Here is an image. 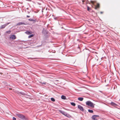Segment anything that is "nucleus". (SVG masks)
I'll use <instances>...</instances> for the list:
<instances>
[{
  "instance_id": "1",
  "label": "nucleus",
  "mask_w": 120,
  "mask_h": 120,
  "mask_svg": "<svg viewBox=\"0 0 120 120\" xmlns=\"http://www.w3.org/2000/svg\"><path fill=\"white\" fill-rule=\"evenodd\" d=\"M86 103L87 105L90 107L93 108H94V104L90 101H87L86 102Z\"/></svg>"
},
{
  "instance_id": "2",
  "label": "nucleus",
  "mask_w": 120,
  "mask_h": 120,
  "mask_svg": "<svg viewBox=\"0 0 120 120\" xmlns=\"http://www.w3.org/2000/svg\"><path fill=\"white\" fill-rule=\"evenodd\" d=\"M59 111L60 112L62 113L63 115H64L68 117H71L70 115L69 114L63 111L60 110H59Z\"/></svg>"
},
{
  "instance_id": "3",
  "label": "nucleus",
  "mask_w": 120,
  "mask_h": 120,
  "mask_svg": "<svg viewBox=\"0 0 120 120\" xmlns=\"http://www.w3.org/2000/svg\"><path fill=\"white\" fill-rule=\"evenodd\" d=\"M16 115L19 118L21 119H24L25 118V116L22 114H17Z\"/></svg>"
},
{
  "instance_id": "4",
  "label": "nucleus",
  "mask_w": 120,
  "mask_h": 120,
  "mask_svg": "<svg viewBox=\"0 0 120 120\" xmlns=\"http://www.w3.org/2000/svg\"><path fill=\"white\" fill-rule=\"evenodd\" d=\"M10 23H7L4 24V25L1 26L0 27V29H2L4 28L5 27L8 25Z\"/></svg>"
},
{
  "instance_id": "5",
  "label": "nucleus",
  "mask_w": 120,
  "mask_h": 120,
  "mask_svg": "<svg viewBox=\"0 0 120 120\" xmlns=\"http://www.w3.org/2000/svg\"><path fill=\"white\" fill-rule=\"evenodd\" d=\"M78 108L81 111H84V109L83 107L80 105H78Z\"/></svg>"
},
{
  "instance_id": "6",
  "label": "nucleus",
  "mask_w": 120,
  "mask_h": 120,
  "mask_svg": "<svg viewBox=\"0 0 120 120\" xmlns=\"http://www.w3.org/2000/svg\"><path fill=\"white\" fill-rule=\"evenodd\" d=\"M10 38L11 39H12L14 40L16 39V37L15 35H11L10 36Z\"/></svg>"
},
{
  "instance_id": "7",
  "label": "nucleus",
  "mask_w": 120,
  "mask_h": 120,
  "mask_svg": "<svg viewBox=\"0 0 120 120\" xmlns=\"http://www.w3.org/2000/svg\"><path fill=\"white\" fill-rule=\"evenodd\" d=\"M100 8V4L99 3H97L96 5L95 6V9H97Z\"/></svg>"
},
{
  "instance_id": "8",
  "label": "nucleus",
  "mask_w": 120,
  "mask_h": 120,
  "mask_svg": "<svg viewBox=\"0 0 120 120\" xmlns=\"http://www.w3.org/2000/svg\"><path fill=\"white\" fill-rule=\"evenodd\" d=\"M97 117L96 115H94L92 117V119L93 120H98L96 118Z\"/></svg>"
},
{
  "instance_id": "9",
  "label": "nucleus",
  "mask_w": 120,
  "mask_h": 120,
  "mask_svg": "<svg viewBox=\"0 0 120 120\" xmlns=\"http://www.w3.org/2000/svg\"><path fill=\"white\" fill-rule=\"evenodd\" d=\"M25 23L23 22H20L17 23L16 25H25Z\"/></svg>"
},
{
  "instance_id": "10",
  "label": "nucleus",
  "mask_w": 120,
  "mask_h": 120,
  "mask_svg": "<svg viewBox=\"0 0 120 120\" xmlns=\"http://www.w3.org/2000/svg\"><path fill=\"white\" fill-rule=\"evenodd\" d=\"M25 33L28 35H30L32 34V32L31 31H27Z\"/></svg>"
},
{
  "instance_id": "11",
  "label": "nucleus",
  "mask_w": 120,
  "mask_h": 120,
  "mask_svg": "<svg viewBox=\"0 0 120 120\" xmlns=\"http://www.w3.org/2000/svg\"><path fill=\"white\" fill-rule=\"evenodd\" d=\"M111 104L112 106H113L114 107H116L117 106V105L115 103L112 102L111 103Z\"/></svg>"
},
{
  "instance_id": "12",
  "label": "nucleus",
  "mask_w": 120,
  "mask_h": 120,
  "mask_svg": "<svg viewBox=\"0 0 120 120\" xmlns=\"http://www.w3.org/2000/svg\"><path fill=\"white\" fill-rule=\"evenodd\" d=\"M28 20L29 21H34V22H35L37 21V20L36 19H28Z\"/></svg>"
},
{
  "instance_id": "13",
  "label": "nucleus",
  "mask_w": 120,
  "mask_h": 120,
  "mask_svg": "<svg viewBox=\"0 0 120 120\" xmlns=\"http://www.w3.org/2000/svg\"><path fill=\"white\" fill-rule=\"evenodd\" d=\"M78 100H79L80 101H82L83 100V98H82L79 97V98H78Z\"/></svg>"
},
{
  "instance_id": "14",
  "label": "nucleus",
  "mask_w": 120,
  "mask_h": 120,
  "mask_svg": "<svg viewBox=\"0 0 120 120\" xmlns=\"http://www.w3.org/2000/svg\"><path fill=\"white\" fill-rule=\"evenodd\" d=\"M61 98L62 99H66V98L65 96L64 95H62L61 96Z\"/></svg>"
},
{
  "instance_id": "15",
  "label": "nucleus",
  "mask_w": 120,
  "mask_h": 120,
  "mask_svg": "<svg viewBox=\"0 0 120 120\" xmlns=\"http://www.w3.org/2000/svg\"><path fill=\"white\" fill-rule=\"evenodd\" d=\"M34 34H31L30 35H29L28 37V38H30L33 37L34 36Z\"/></svg>"
},
{
  "instance_id": "16",
  "label": "nucleus",
  "mask_w": 120,
  "mask_h": 120,
  "mask_svg": "<svg viewBox=\"0 0 120 120\" xmlns=\"http://www.w3.org/2000/svg\"><path fill=\"white\" fill-rule=\"evenodd\" d=\"M71 104L72 106H75V104L73 102H71Z\"/></svg>"
},
{
  "instance_id": "17",
  "label": "nucleus",
  "mask_w": 120,
  "mask_h": 120,
  "mask_svg": "<svg viewBox=\"0 0 120 120\" xmlns=\"http://www.w3.org/2000/svg\"><path fill=\"white\" fill-rule=\"evenodd\" d=\"M88 111L89 112L91 113H92L93 112V111L92 110L90 109H89L88 110Z\"/></svg>"
},
{
  "instance_id": "18",
  "label": "nucleus",
  "mask_w": 120,
  "mask_h": 120,
  "mask_svg": "<svg viewBox=\"0 0 120 120\" xmlns=\"http://www.w3.org/2000/svg\"><path fill=\"white\" fill-rule=\"evenodd\" d=\"M95 2V1H91V2L92 3L93 5H94V3Z\"/></svg>"
},
{
  "instance_id": "19",
  "label": "nucleus",
  "mask_w": 120,
  "mask_h": 120,
  "mask_svg": "<svg viewBox=\"0 0 120 120\" xmlns=\"http://www.w3.org/2000/svg\"><path fill=\"white\" fill-rule=\"evenodd\" d=\"M51 100L53 101H55V99L53 98H51Z\"/></svg>"
},
{
  "instance_id": "20",
  "label": "nucleus",
  "mask_w": 120,
  "mask_h": 120,
  "mask_svg": "<svg viewBox=\"0 0 120 120\" xmlns=\"http://www.w3.org/2000/svg\"><path fill=\"white\" fill-rule=\"evenodd\" d=\"M87 10L88 11H90V8L88 6H87Z\"/></svg>"
},
{
  "instance_id": "21",
  "label": "nucleus",
  "mask_w": 120,
  "mask_h": 120,
  "mask_svg": "<svg viewBox=\"0 0 120 120\" xmlns=\"http://www.w3.org/2000/svg\"><path fill=\"white\" fill-rule=\"evenodd\" d=\"M11 31L10 30L6 32V33H7L10 34L11 33Z\"/></svg>"
},
{
  "instance_id": "22",
  "label": "nucleus",
  "mask_w": 120,
  "mask_h": 120,
  "mask_svg": "<svg viewBox=\"0 0 120 120\" xmlns=\"http://www.w3.org/2000/svg\"><path fill=\"white\" fill-rule=\"evenodd\" d=\"M40 83H41L42 84H44L45 85L46 84V83L45 82H40Z\"/></svg>"
},
{
  "instance_id": "23",
  "label": "nucleus",
  "mask_w": 120,
  "mask_h": 120,
  "mask_svg": "<svg viewBox=\"0 0 120 120\" xmlns=\"http://www.w3.org/2000/svg\"><path fill=\"white\" fill-rule=\"evenodd\" d=\"M13 120H16V118L14 117H13Z\"/></svg>"
},
{
  "instance_id": "24",
  "label": "nucleus",
  "mask_w": 120,
  "mask_h": 120,
  "mask_svg": "<svg viewBox=\"0 0 120 120\" xmlns=\"http://www.w3.org/2000/svg\"><path fill=\"white\" fill-rule=\"evenodd\" d=\"M26 16L28 18H29L30 17V16L28 15H27Z\"/></svg>"
},
{
  "instance_id": "25",
  "label": "nucleus",
  "mask_w": 120,
  "mask_h": 120,
  "mask_svg": "<svg viewBox=\"0 0 120 120\" xmlns=\"http://www.w3.org/2000/svg\"><path fill=\"white\" fill-rule=\"evenodd\" d=\"M85 2V1L84 0H83L82 1V2L83 3H84V2Z\"/></svg>"
},
{
  "instance_id": "26",
  "label": "nucleus",
  "mask_w": 120,
  "mask_h": 120,
  "mask_svg": "<svg viewBox=\"0 0 120 120\" xmlns=\"http://www.w3.org/2000/svg\"><path fill=\"white\" fill-rule=\"evenodd\" d=\"M9 89L10 90H11L12 89V88H10Z\"/></svg>"
},
{
  "instance_id": "27",
  "label": "nucleus",
  "mask_w": 120,
  "mask_h": 120,
  "mask_svg": "<svg viewBox=\"0 0 120 120\" xmlns=\"http://www.w3.org/2000/svg\"><path fill=\"white\" fill-rule=\"evenodd\" d=\"M101 14L103 12H101Z\"/></svg>"
},
{
  "instance_id": "28",
  "label": "nucleus",
  "mask_w": 120,
  "mask_h": 120,
  "mask_svg": "<svg viewBox=\"0 0 120 120\" xmlns=\"http://www.w3.org/2000/svg\"><path fill=\"white\" fill-rule=\"evenodd\" d=\"M67 110H68V111L69 110V109Z\"/></svg>"
}]
</instances>
